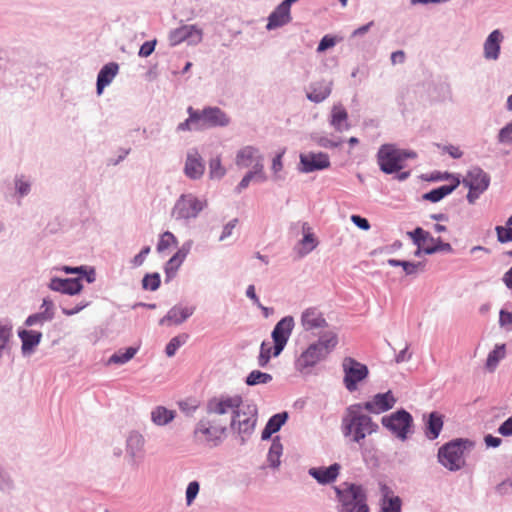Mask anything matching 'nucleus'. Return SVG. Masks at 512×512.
I'll list each match as a JSON object with an SVG mask.
<instances>
[{
    "mask_svg": "<svg viewBox=\"0 0 512 512\" xmlns=\"http://www.w3.org/2000/svg\"><path fill=\"white\" fill-rule=\"evenodd\" d=\"M341 428L345 437L360 443L367 436L376 433L379 426L370 416L363 413L362 403H358L346 409Z\"/></svg>",
    "mask_w": 512,
    "mask_h": 512,
    "instance_id": "f257e3e1",
    "label": "nucleus"
},
{
    "mask_svg": "<svg viewBox=\"0 0 512 512\" xmlns=\"http://www.w3.org/2000/svg\"><path fill=\"white\" fill-rule=\"evenodd\" d=\"M338 338L334 332H326L315 343L310 344L305 351L301 353L296 361L299 370L316 365L324 359L337 345Z\"/></svg>",
    "mask_w": 512,
    "mask_h": 512,
    "instance_id": "f03ea898",
    "label": "nucleus"
},
{
    "mask_svg": "<svg viewBox=\"0 0 512 512\" xmlns=\"http://www.w3.org/2000/svg\"><path fill=\"white\" fill-rule=\"evenodd\" d=\"M417 154L411 150L397 148L394 144L382 145L377 153V163L386 174L400 172L407 159H415Z\"/></svg>",
    "mask_w": 512,
    "mask_h": 512,
    "instance_id": "7ed1b4c3",
    "label": "nucleus"
},
{
    "mask_svg": "<svg viewBox=\"0 0 512 512\" xmlns=\"http://www.w3.org/2000/svg\"><path fill=\"white\" fill-rule=\"evenodd\" d=\"M473 447L474 443L468 439L452 440L439 448L438 460L450 471L460 470L465 465V451Z\"/></svg>",
    "mask_w": 512,
    "mask_h": 512,
    "instance_id": "20e7f679",
    "label": "nucleus"
},
{
    "mask_svg": "<svg viewBox=\"0 0 512 512\" xmlns=\"http://www.w3.org/2000/svg\"><path fill=\"white\" fill-rule=\"evenodd\" d=\"M340 512H369L367 497L362 486L343 483L336 488Z\"/></svg>",
    "mask_w": 512,
    "mask_h": 512,
    "instance_id": "39448f33",
    "label": "nucleus"
},
{
    "mask_svg": "<svg viewBox=\"0 0 512 512\" xmlns=\"http://www.w3.org/2000/svg\"><path fill=\"white\" fill-rule=\"evenodd\" d=\"M257 421V409L254 405L245 403L241 398L235 417H233L230 427L241 435L242 439L250 436L254 431Z\"/></svg>",
    "mask_w": 512,
    "mask_h": 512,
    "instance_id": "423d86ee",
    "label": "nucleus"
},
{
    "mask_svg": "<svg viewBox=\"0 0 512 512\" xmlns=\"http://www.w3.org/2000/svg\"><path fill=\"white\" fill-rule=\"evenodd\" d=\"M205 203L193 194H183L176 201L171 215L176 220L195 218L204 208Z\"/></svg>",
    "mask_w": 512,
    "mask_h": 512,
    "instance_id": "0eeeda50",
    "label": "nucleus"
},
{
    "mask_svg": "<svg viewBox=\"0 0 512 512\" xmlns=\"http://www.w3.org/2000/svg\"><path fill=\"white\" fill-rule=\"evenodd\" d=\"M463 184L469 188L467 200L472 204L480 194L487 190L490 178L482 169L475 167L468 171L463 179Z\"/></svg>",
    "mask_w": 512,
    "mask_h": 512,
    "instance_id": "6e6552de",
    "label": "nucleus"
},
{
    "mask_svg": "<svg viewBox=\"0 0 512 512\" xmlns=\"http://www.w3.org/2000/svg\"><path fill=\"white\" fill-rule=\"evenodd\" d=\"M344 371V385L346 389L353 392L357 389V384L368 376V368L366 365L356 361L351 357L343 359L342 363Z\"/></svg>",
    "mask_w": 512,
    "mask_h": 512,
    "instance_id": "1a4fd4ad",
    "label": "nucleus"
},
{
    "mask_svg": "<svg viewBox=\"0 0 512 512\" xmlns=\"http://www.w3.org/2000/svg\"><path fill=\"white\" fill-rule=\"evenodd\" d=\"M226 434L223 428L209 423V421L202 418L195 430L194 438L198 443L207 444L209 446L218 445Z\"/></svg>",
    "mask_w": 512,
    "mask_h": 512,
    "instance_id": "9d476101",
    "label": "nucleus"
},
{
    "mask_svg": "<svg viewBox=\"0 0 512 512\" xmlns=\"http://www.w3.org/2000/svg\"><path fill=\"white\" fill-rule=\"evenodd\" d=\"M381 422L384 427L389 429L397 437L405 439L408 429L412 424V417L407 411L399 410L389 416H384Z\"/></svg>",
    "mask_w": 512,
    "mask_h": 512,
    "instance_id": "9b49d317",
    "label": "nucleus"
},
{
    "mask_svg": "<svg viewBox=\"0 0 512 512\" xmlns=\"http://www.w3.org/2000/svg\"><path fill=\"white\" fill-rule=\"evenodd\" d=\"M294 327V319L291 316L282 318L272 331L274 342L273 356H278L284 349Z\"/></svg>",
    "mask_w": 512,
    "mask_h": 512,
    "instance_id": "f8f14e48",
    "label": "nucleus"
},
{
    "mask_svg": "<svg viewBox=\"0 0 512 512\" xmlns=\"http://www.w3.org/2000/svg\"><path fill=\"white\" fill-rule=\"evenodd\" d=\"M241 398L240 395H220L212 397L209 401L218 411L217 414L223 416L231 424L236 410L241 403Z\"/></svg>",
    "mask_w": 512,
    "mask_h": 512,
    "instance_id": "ddd939ff",
    "label": "nucleus"
},
{
    "mask_svg": "<svg viewBox=\"0 0 512 512\" xmlns=\"http://www.w3.org/2000/svg\"><path fill=\"white\" fill-rule=\"evenodd\" d=\"M203 32L196 25H183L172 30L169 34V42L171 46H176L184 41L189 44L196 45L202 41Z\"/></svg>",
    "mask_w": 512,
    "mask_h": 512,
    "instance_id": "4468645a",
    "label": "nucleus"
},
{
    "mask_svg": "<svg viewBox=\"0 0 512 512\" xmlns=\"http://www.w3.org/2000/svg\"><path fill=\"white\" fill-rule=\"evenodd\" d=\"M236 165L240 168L253 167V170H258L259 179L264 181L266 179L263 173L262 158L258 153V150L247 146L242 148L236 156Z\"/></svg>",
    "mask_w": 512,
    "mask_h": 512,
    "instance_id": "2eb2a0df",
    "label": "nucleus"
},
{
    "mask_svg": "<svg viewBox=\"0 0 512 512\" xmlns=\"http://www.w3.org/2000/svg\"><path fill=\"white\" fill-rule=\"evenodd\" d=\"M300 324L303 330L315 333L328 327L323 313L316 307L306 308L300 317Z\"/></svg>",
    "mask_w": 512,
    "mask_h": 512,
    "instance_id": "dca6fc26",
    "label": "nucleus"
},
{
    "mask_svg": "<svg viewBox=\"0 0 512 512\" xmlns=\"http://www.w3.org/2000/svg\"><path fill=\"white\" fill-rule=\"evenodd\" d=\"M330 167L328 154L323 152H308L300 155V171L311 173L317 170H323Z\"/></svg>",
    "mask_w": 512,
    "mask_h": 512,
    "instance_id": "f3484780",
    "label": "nucleus"
},
{
    "mask_svg": "<svg viewBox=\"0 0 512 512\" xmlns=\"http://www.w3.org/2000/svg\"><path fill=\"white\" fill-rule=\"evenodd\" d=\"M198 115L201 130L229 124V117L218 107H206L201 111L198 110Z\"/></svg>",
    "mask_w": 512,
    "mask_h": 512,
    "instance_id": "a211bd4d",
    "label": "nucleus"
},
{
    "mask_svg": "<svg viewBox=\"0 0 512 512\" xmlns=\"http://www.w3.org/2000/svg\"><path fill=\"white\" fill-rule=\"evenodd\" d=\"M396 399L391 391L379 393L373 398L362 404V409L372 414H381L394 407Z\"/></svg>",
    "mask_w": 512,
    "mask_h": 512,
    "instance_id": "6ab92c4d",
    "label": "nucleus"
},
{
    "mask_svg": "<svg viewBox=\"0 0 512 512\" xmlns=\"http://www.w3.org/2000/svg\"><path fill=\"white\" fill-rule=\"evenodd\" d=\"M204 171L205 165L198 152L188 153L184 168L186 176L191 179H198L203 175Z\"/></svg>",
    "mask_w": 512,
    "mask_h": 512,
    "instance_id": "aec40b11",
    "label": "nucleus"
},
{
    "mask_svg": "<svg viewBox=\"0 0 512 512\" xmlns=\"http://www.w3.org/2000/svg\"><path fill=\"white\" fill-rule=\"evenodd\" d=\"M50 289L61 293L74 295L82 290V284L79 279H60L53 278L49 284Z\"/></svg>",
    "mask_w": 512,
    "mask_h": 512,
    "instance_id": "412c9836",
    "label": "nucleus"
},
{
    "mask_svg": "<svg viewBox=\"0 0 512 512\" xmlns=\"http://www.w3.org/2000/svg\"><path fill=\"white\" fill-rule=\"evenodd\" d=\"M503 36L499 30L492 31L484 43V57L488 60H496L500 53V43Z\"/></svg>",
    "mask_w": 512,
    "mask_h": 512,
    "instance_id": "4be33fe9",
    "label": "nucleus"
},
{
    "mask_svg": "<svg viewBox=\"0 0 512 512\" xmlns=\"http://www.w3.org/2000/svg\"><path fill=\"white\" fill-rule=\"evenodd\" d=\"M340 470V465L335 463L329 467L311 468L309 474L321 484L333 482Z\"/></svg>",
    "mask_w": 512,
    "mask_h": 512,
    "instance_id": "5701e85b",
    "label": "nucleus"
},
{
    "mask_svg": "<svg viewBox=\"0 0 512 512\" xmlns=\"http://www.w3.org/2000/svg\"><path fill=\"white\" fill-rule=\"evenodd\" d=\"M194 311V307L174 306L168 311L167 315L161 319V324L168 322L169 324L179 325L189 318Z\"/></svg>",
    "mask_w": 512,
    "mask_h": 512,
    "instance_id": "b1692460",
    "label": "nucleus"
},
{
    "mask_svg": "<svg viewBox=\"0 0 512 512\" xmlns=\"http://www.w3.org/2000/svg\"><path fill=\"white\" fill-rule=\"evenodd\" d=\"M291 21L290 10L283 4L277 6V8L270 14L267 23V29L272 30L281 27Z\"/></svg>",
    "mask_w": 512,
    "mask_h": 512,
    "instance_id": "393cba45",
    "label": "nucleus"
},
{
    "mask_svg": "<svg viewBox=\"0 0 512 512\" xmlns=\"http://www.w3.org/2000/svg\"><path fill=\"white\" fill-rule=\"evenodd\" d=\"M443 416L438 412H431L425 422V435L428 439L438 438L443 428Z\"/></svg>",
    "mask_w": 512,
    "mask_h": 512,
    "instance_id": "a878e982",
    "label": "nucleus"
},
{
    "mask_svg": "<svg viewBox=\"0 0 512 512\" xmlns=\"http://www.w3.org/2000/svg\"><path fill=\"white\" fill-rule=\"evenodd\" d=\"M18 336L22 341V352L23 354H30L34 351L35 347L40 343L42 333L33 330H21L18 332Z\"/></svg>",
    "mask_w": 512,
    "mask_h": 512,
    "instance_id": "bb28decb",
    "label": "nucleus"
},
{
    "mask_svg": "<svg viewBox=\"0 0 512 512\" xmlns=\"http://www.w3.org/2000/svg\"><path fill=\"white\" fill-rule=\"evenodd\" d=\"M118 64L108 63L102 67L97 77V93L100 95L118 73Z\"/></svg>",
    "mask_w": 512,
    "mask_h": 512,
    "instance_id": "cd10ccee",
    "label": "nucleus"
},
{
    "mask_svg": "<svg viewBox=\"0 0 512 512\" xmlns=\"http://www.w3.org/2000/svg\"><path fill=\"white\" fill-rule=\"evenodd\" d=\"M189 249L190 246L185 244L173 255V257L169 259L165 266L167 277H173L176 274L177 270L189 253Z\"/></svg>",
    "mask_w": 512,
    "mask_h": 512,
    "instance_id": "c85d7f7f",
    "label": "nucleus"
},
{
    "mask_svg": "<svg viewBox=\"0 0 512 512\" xmlns=\"http://www.w3.org/2000/svg\"><path fill=\"white\" fill-rule=\"evenodd\" d=\"M189 249L190 246L185 244L173 255V257L169 259L165 266L167 277H173L176 274L177 270L189 253Z\"/></svg>",
    "mask_w": 512,
    "mask_h": 512,
    "instance_id": "c756f323",
    "label": "nucleus"
},
{
    "mask_svg": "<svg viewBox=\"0 0 512 512\" xmlns=\"http://www.w3.org/2000/svg\"><path fill=\"white\" fill-rule=\"evenodd\" d=\"M302 230H303L304 236H303L302 240H300V242H299V247L297 250L299 256H304V255L310 253L318 245V241H317L315 235L311 232V228L308 226V224H304L302 226Z\"/></svg>",
    "mask_w": 512,
    "mask_h": 512,
    "instance_id": "7c9ffc66",
    "label": "nucleus"
},
{
    "mask_svg": "<svg viewBox=\"0 0 512 512\" xmlns=\"http://www.w3.org/2000/svg\"><path fill=\"white\" fill-rule=\"evenodd\" d=\"M459 184H460L459 178L455 177V178H453V182L450 185H443L441 187L433 189L430 192L424 194L423 198L425 200H428L431 202H438L441 199H443L445 196L452 193V191H454L458 187Z\"/></svg>",
    "mask_w": 512,
    "mask_h": 512,
    "instance_id": "2f4dec72",
    "label": "nucleus"
},
{
    "mask_svg": "<svg viewBox=\"0 0 512 512\" xmlns=\"http://www.w3.org/2000/svg\"><path fill=\"white\" fill-rule=\"evenodd\" d=\"M348 114L342 105H335L332 108L330 124L339 132L347 130L349 125L347 123Z\"/></svg>",
    "mask_w": 512,
    "mask_h": 512,
    "instance_id": "473e14b6",
    "label": "nucleus"
},
{
    "mask_svg": "<svg viewBox=\"0 0 512 512\" xmlns=\"http://www.w3.org/2000/svg\"><path fill=\"white\" fill-rule=\"evenodd\" d=\"M384 502L381 512H401V499L398 496H393L392 492L387 486L382 487Z\"/></svg>",
    "mask_w": 512,
    "mask_h": 512,
    "instance_id": "72a5a7b5",
    "label": "nucleus"
},
{
    "mask_svg": "<svg viewBox=\"0 0 512 512\" xmlns=\"http://www.w3.org/2000/svg\"><path fill=\"white\" fill-rule=\"evenodd\" d=\"M175 418V411L164 406H157L151 411V420L155 425L164 426Z\"/></svg>",
    "mask_w": 512,
    "mask_h": 512,
    "instance_id": "f704fd0d",
    "label": "nucleus"
},
{
    "mask_svg": "<svg viewBox=\"0 0 512 512\" xmlns=\"http://www.w3.org/2000/svg\"><path fill=\"white\" fill-rule=\"evenodd\" d=\"M287 417L288 415L286 412L278 413L272 416L262 431V439H268L273 433H276L286 422Z\"/></svg>",
    "mask_w": 512,
    "mask_h": 512,
    "instance_id": "c9c22d12",
    "label": "nucleus"
},
{
    "mask_svg": "<svg viewBox=\"0 0 512 512\" xmlns=\"http://www.w3.org/2000/svg\"><path fill=\"white\" fill-rule=\"evenodd\" d=\"M331 93L330 85L325 82H315L311 91L307 94L309 100L319 103L325 100Z\"/></svg>",
    "mask_w": 512,
    "mask_h": 512,
    "instance_id": "e433bc0d",
    "label": "nucleus"
},
{
    "mask_svg": "<svg viewBox=\"0 0 512 512\" xmlns=\"http://www.w3.org/2000/svg\"><path fill=\"white\" fill-rule=\"evenodd\" d=\"M388 264L390 266H401L406 275H415L419 272L424 271L425 264L423 262H409V261H401L397 259H389Z\"/></svg>",
    "mask_w": 512,
    "mask_h": 512,
    "instance_id": "4c0bfd02",
    "label": "nucleus"
},
{
    "mask_svg": "<svg viewBox=\"0 0 512 512\" xmlns=\"http://www.w3.org/2000/svg\"><path fill=\"white\" fill-rule=\"evenodd\" d=\"M187 112L189 114V117L184 121L181 122L177 126L178 131H189V130H201L199 125V115L198 110H195L193 107H188Z\"/></svg>",
    "mask_w": 512,
    "mask_h": 512,
    "instance_id": "58836bf2",
    "label": "nucleus"
},
{
    "mask_svg": "<svg viewBox=\"0 0 512 512\" xmlns=\"http://www.w3.org/2000/svg\"><path fill=\"white\" fill-rule=\"evenodd\" d=\"M217 412L218 411L208 400L206 404V416L203 418L209 421V423L217 425L227 431V428L230 427V424L226 421V419H224L223 416H219Z\"/></svg>",
    "mask_w": 512,
    "mask_h": 512,
    "instance_id": "ea45409f",
    "label": "nucleus"
},
{
    "mask_svg": "<svg viewBox=\"0 0 512 512\" xmlns=\"http://www.w3.org/2000/svg\"><path fill=\"white\" fill-rule=\"evenodd\" d=\"M506 355L505 344L496 345L495 348L488 354L486 360V368L489 371H494L501 359Z\"/></svg>",
    "mask_w": 512,
    "mask_h": 512,
    "instance_id": "a19ab883",
    "label": "nucleus"
},
{
    "mask_svg": "<svg viewBox=\"0 0 512 512\" xmlns=\"http://www.w3.org/2000/svg\"><path fill=\"white\" fill-rule=\"evenodd\" d=\"M144 446V437L138 432H132L127 439V448L134 456L142 450Z\"/></svg>",
    "mask_w": 512,
    "mask_h": 512,
    "instance_id": "79ce46f5",
    "label": "nucleus"
},
{
    "mask_svg": "<svg viewBox=\"0 0 512 512\" xmlns=\"http://www.w3.org/2000/svg\"><path fill=\"white\" fill-rule=\"evenodd\" d=\"M272 380V376L268 373L261 372L259 370H253L249 373L246 378V384L254 386L258 384H266Z\"/></svg>",
    "mask_w": 512,
    "mask_h": 512,
    "instance_id": "37998d69",
    "label": "nucleus"
},
{
    "mask_svg": "<svg viewBox=\"0 0 512 512\" xmlns=\"http://www.w3.org/2000/svg\"><path fill=\"white\" fill-rule=\"evenodd\" d=\"M136 352L137 349L134 347H128L124 352L118 351L110 357L109 363L124 364L132 359Z\"/></svg>",
    "mask_w": 512,
    "mask_h": 512,
    "instance_id": "c03bdc74",
    "label": "nucleus"
},
{
    "mask_svg": "<svg viewBox=\"0 0 512 512\" xmlns=\"http://www.w3.org/2000/svg\"><path fill=\"white\" fill-rule=\"evenodd\" d=\"M177 244L178 241L174 234L166 231L160 236L159 242L157 244V251L161 253L171 247L177 246Z\"/></svg>",
    "mask_w": 512,
    "mask_h": 512,
    "instance_id": "a18cd8bd",
    "label": "nucleus"
},
{
    "mask_svg": "<svg viewBox=\"0 0 512 512\" xmlns=\"http://www.w3.org/2000/svg\"><path fill=\"white\" fill-rule=\"evenodd\" d=\"M188 336L186 334H182L176 337H173L169 343L166 345L165 352L168 357H172L175 355L176 351L179 347H181L187 340Z\"/></svg>",
    "mask_w": 512,
    "mask_h": 512,
    "instance_id": "49530a36",
    "label": "nucleus"
},
{
    "mask_svg": "<svg viewBox=\"0 0 512 512\" xmlns=\"http://www.w3.org/2000/svg\"><path fill=\"white\" fill-rule=\"evenodd\" d=\"M161 283L160 275L158 273L146 274L142 280V286L146 290L155 291L159 288Z\"/></svg>",
    "mask_w": 512,
    "mask_h": 512,
    "instance_id": "de8ad7c7",
    "label": "nucleus"
},
{
    "mask_svg": "<svg viewBox=\"0 0 512 512\" xmlns=\"http://www.w3.org/2000/svg\"><path fill=\"white\" fill-rule=\"evenodd\" d=\"M209 169H210V172H209L210 177L215 178V179L222 178L226 173V170L222 166L221 159L219 157L211 159V161L209 163Z\"/></svg>",
    "mask_w": 512,
    "mask_h": 512,
    "instance_id": "09e8293b",
    "label": "nucleus"
},
{
    "mask_svg": "<svg viewBox=\"0 0 512 512\" xmlns=\"http://www.w3.org/2000/svg\"><path fill=\"white\" fill-rule=\"evenodd\" d=\"M271 356H273V348L269 343L263 342L258 357L259 366L265 367L269 363Z\"/></svg>",
    "mask_w": 512,
    "mask_h": 512,
    "instance_id": "8fccbe9b",
    "label": "nucleus"
},
{
    "mask_svg": "<svg viewBox=\"0 0 512 512\" xmlns=\"http://www.w3.org/2000/svg\"><path fill=\"white\" fill-rule=\"evenodd\" d=\"M53 318V313H36L33 315H30L26 321L25 325L27 326H33L37 323H43L44 321L51 320Z\"/></svg>",
    "mask_w": 512,
    "mask_h": 512,
    "instance_id": "3c124183",
    "label": "nucleus"
},
{
    "mask_svg": "<svg viewBox=\"0 0 512 512\" xmlns=\"http://www.w3.org/2000/svg\"><path fill=\"white\" fill-rule=\"evenodd\" d=\"M200 489V485L197 481H192L188 484L186 489V502L187 505H191L195 500Z\"/></svg>",
    "mask_w": 512,
    "mask_h": 512,
    "instance_id": "603ef678",
    "label": "nucleus"
},
{
    "mask_svg": "<svg viewBox=\"0 0 512 512\" xmlns=\"http://www.w3.org/2000/svg\"><path fill=\"white\" fill-rule=\"evenodd\" d=\"M252 179H256L257 181L259 182H262L260 179H259V172L258 170H253V171H250L248 172L244 177L243 179L240 181L238 187H237V190L238 192H241L243 189L247 188L249 186V183Z\"/></svg>",
    "mask_w": 512,
    "mask_h": 512,
    "instance_id": "864d4df0",
    "label": "nucleus"
},
{
    "mask_svg": "<svg viewBox=\"0 0 512 512\" xmlns=\"http://www.w3.org/2000/svg\"><path fill=\"white\" fill-rule=\"evenodd\" d=\"M495 230H496L497 239L499 242L506 243V242L512 241V228L511 227L505 228L502 226H497L495 228Z\"/></svg>",
    "mask_w": 512,
    "mask_h": 512,
    "instance_id": "5fc2aeb1",
    "label": "nucleus"
},
{
    "mask_svg": "<svg viewBox=\"0 0 512 512\" xmlns=\"http://www.w3.org/2000/svg\"><path fill=\"white\" fill-rule=\"evenodd\" d=\"M438 251H452V247L449 243L443 242L442 243H435L434 245H428L424 248V252L426 254H433Z\"/></svg>",
    "mask_w": 512,
    "mask_h": 512,
    "instance_id": "6e6d98bb",
    "label": "nucleus"
},
{
    "mask_svg": "<svg viewBox=\"0 0 512 512\" xmlns=\"http://www.w3.org/2000/svg\"><path fill=\"white\" fill-rule=\"evenodd\" d=\"M498 138L501 143H512V122L500 130Z\"/></svg>",
    "mask_w": 512,
    "mask_h": 512,
    "instance_id": "4d7b16f0",
    "label": "nucleus"
},
{
    "mask_svg": "<svg viewBox=\"0 0 512 512\" xmlns=\"http://www.w3.org/2000/svg\"><path fill=\"white\" fill-rule=\"evenodd\" d=\"M155 45H156V40L144 42L140 47L139 56H141V57L150 56L155 49Z\"/></svg>",
    "mask_w": 512,
    "mask_h": 512,
    "instance_id": "13d9d810",
    "label": "nucleus"
},
{
    "mask_svg": "<svg viewBox=\"0 0 512 512\" xmlns=\"http://www.w3.org/2000/svg\"><path fill=\"white\" fill-rule=\"evenodd\" d=\"M281 452H282V445L280 443H276L274 442L271 447H270V450H269V460L272 462V463H275V461H278L280 455H281Z\"/></svg>",
    "mask_w": 512,
    "mask_h": 512,
    "instance_id": "bf43d9fd",
    "label": "nucleus"
},
{
    "mask_svg": "<svg viewBox=\"0 0 512 512\" xmlns=\"http://www.w3.org/2000/svg\"><path fill=\"white\" fill-rule=\"evenodd\" d=\"M426 232L427 231L423 230L422 228L417 227L414 231L408 232V235L413 239L415 244L421 247V243Z\"/></svg>",
    "mask_w": 512,
    "mask_h": 512,
    "instance_id": "052dcab7",
    "label": "nucleus"
},
{
    "mask_svg": "<svg viewBox=\"0 0 512 512\" xmlns=\"http://www.w3.org/2000/svg\"><path fill=\"white\" fill-rule=\"evenodd\" d=\"M334 45H335V39L333 37L326 35L321 39V41L317 47V51L323 52L326 49L333 47Z\"/></svg>",
    "mask_w": 512,
    "mask_h": 512,
    "instance_id": "680f3d73",
    "label": "nucleus"
},
{
    "mask_svg": "<svg viewBox=\"0 0 512 512\" xmlns=\"http://www.w3.org/2000/svg\"><path fill=\"white\" fill-rule=\"evenodd\" d=\"M246 295L248 298H250L258 307H260L262 310H264L265 312H267V308L266 307H263L261 304H260V301H259V298L258 296L256 295L255 293V287L254 285H249L248 288H247V291H246Z\"/></svg>",
    "mask_w": 512,
    "mask_h": 512,
    "instance_id": "e2e57ef3",
    "label": "nucleus"
},
{
    "mask_svg": "<svg viewBox=\"0 0 512 512\" xmlns=\"http://www.w3.org/2000/svg\"><path fill=\"white\" fill-rule=\"evenodd\" d=\"M498 432L503 436L512 435V417L504 421L498 429Z\"/></svg>",
    "mask_w": 512,
    "mask_h": 512,
    "instance_id": "0e129e2a",
    "label": "nucleus"
},
{
    "mask_svg": "<svg viewBox=\"0 0 512 512\" xmlns=\"http://www.w3.org/2000/svg\"><path fill=\"white\" fill-rule=\"evenodd\" d=\"M442 149L444 152L448 153L454 159L461 158L463 155V152L457 146L448 145V146H443Z\"/></svg>",
    "mask_w": 512,
    "mask_h": 512,
    "instance_id": "69168bd1",
    "label": "nucleus"
},
{
    "mask_svg": "<svg viewBox=\"0 0 512 512\" xmlns=\"http://www.w3.org/2000/svg\"><path fill=\"white\" fill-rule=\"evenodd\" d=\"M351 221L356 225L358 226L359 228L363 229V230H368L370 228V224L368 222L367 219L365 218H362L361 216L359 215H352L351 216Z\"/></svg>",
    "mask_w": 512,
    "mask_h": 512,
    "instance_id": "338daca9",
    "label": "nucleus"
},
{
    "mask_svg": "<svg viewBox=\"0 0 512 512\" xmlns=\"http://www.w3.org/2000/svg\"><path fill=\"white\" fill-rule=\"evenodd\" d=\"M285 153V150L280 151L273 159L272 161V170L277 173L280 170H282V157Z\"/></svg>",
    "mask_w": 512,
    "mask_h": 512,
    "instance_id": "774afa93",
    "label": "nucleus"
}]
</instances>
